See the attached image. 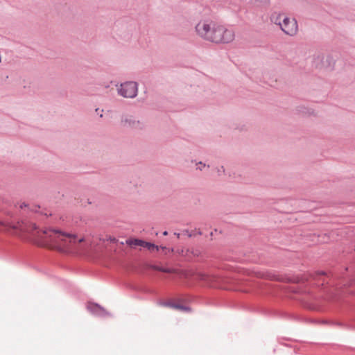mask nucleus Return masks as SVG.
<instances>
[{
  "instance_id": "ddd939ff",
  "label": "nucleus",
  "mask_w": 355,
  "mask_h": 355,
  "mask_svg": "<svg viewBox=\"0 0 355 355\" xmlns=\"http://www.w3.org/2000/svg\"><path fill=\"white\" fill-rule=\"evenodd\" d=\"M153 268L156 270H159V271H162V272H163V270H164L163 267H159V266H153Z\"/></svg>"
},
{
  "instance_id": "f8f14e48",
  "label": "nucleus",
  "mask_w": 355,
  "mask_h": 355,
  "mask_svg": "<svg viewBox=\"0 0 355 355\" xmlns=\"http://www.w3.org/2000/svg\"><path fill=\"white\" fill-rule=\"evenodd\" d=\"M174 252L180 254V255H184V249L182 248H178Z\"/></svg>"
},
{
  "instance_id": "9b49d317",
  "label": "nucleus",
  "mask_w": 355,
  "mask_h": 355,
  "mask_svg": "<svg viewBox=\"0 0 355 355\" xmlns=\"http://www.w3.org/2000/svg\"><path fill=\"white\" fill-rule=\"evenodd\" d=\"M161 248L164 251L165 254H167L168 253H170V252H175V250L173 248L169 249V248H167L166 247H162Z\"/></svg>"
},
{
  "instance_id": "9d476101",
  "label": "nucleus",
  "mask_w": 355,
  "mask_h": 355,
  "mask_svg": "<svg viewBox=\"0 0 355 355\" xmlns=\"http://www.w3.org/2000/svg\"><path fill=\"white\" fill-rule=\"evenodd\" d=\"M173 307L176 309H178V310H182V311H189V308L183 306H180V305H174V306H173Z\"/></svg>"
},
{
  "instance_id": "f3484780",
  "label": "nucleus",
  "mask_w": 355,
  "mask_h": 355,
  "mask_svg": "<svg viewBox=\"0 0 355 355\" xmlns=\"http://www.w3.org/2000/svg\"><path fill=\"white\" fill-rule=\"evenodd\" d=\"M163 234H164V236H166V235L168 234V232H167L166 231H165V232H164Z\"/></svg>"
},
{
  "instance_id": "2eb2a0df",
  "label": "nucleus",
  "mask_w": 355,
  "mask_h": 355,
  "mask_svg": "<svg viewBox=\"0 0 355 355\" xmlns=\"http://www.w3.org/2000/svg\"><path fill=\"white\" fill-rule=\"evenodd\" d=\"M256 1H260V2H263V3H268L269 1V0H255Z\"/></svg>"
},
{
  "instance_id": "a211bd4d",
  "label": "nucleus",
  "mask_w": 355,
  "mask_h": 355,
  "mask_svg": "<svg viewBox=\"0 0 355 355\" xmlns=\"http://www.w3.org/2000/svg\"><path fill=\"white\" fill-rule=\"evenodd\" d=\"M202 166H199V167H198V168H199L200 170H202Z\"/></svg>"
},
{
  "instance_id": "1a4fd4ad",
  "label": "nucleus",
  "mask_w": 355,
  "mask_h": 355,
  "mask_svg": "<svg viewBox=\"0 0 355 355\" xmlns=\"http://www.w3.org/2000/svg\"><path fill=\"white\" fill-rule=\"evenodd\" d=\"M144 248H146L150 251H158L159 249V246L148 242L145 243Z\"/></svg>"
},
{
  "instance_id": "7ed1b4c3",
  "label": "nucleus",
  "mask_w": 355,
  "mask_h": 355,
  "mask_svg": "<svg viewBox=\"0 0 355 355\" xmlns=\"http://www.w3.org/2000/svg\"><path fill=\"white\" fill-rule=\"evenodd\" d=\"M271 21L279 25L280 28L286 35L293 36L298 31L297 21L294 18L289 17L284 14L275 15L271 17Z\"/></svg>"
},
{
  "instance_id": "0eeeda50",
  "label": "nucleus",
  "mask_w": 355,
  "mask_h": 355,
  "mask_svg": "<svg viewBox=\"0 0 355 355\" xmlns=\"http://www.w3.org/2000/svg\"><path fill=\"white\" fill-rule=\"evenodd\" d=\"M17 206L21 209H26L28 210H30V211H35V212H37L38 210L40 208L39 206L31 205L30 204H28V203H27L26 202H18L17 203Z\"/></svg>"
},
{
  "instance_id": "6e6552de",
  "label": "nucleus",
  "mask_w": 355,
  "mask_h": 355,
  "mask_svg": "<svg viewBox=\"0 0 355 355\" xmlns=\"http://www.w3.org/2000/svg\"><path fill=\"white\" fill-rule=\"evenodd\" d=\"M146 241L140 240V239H130L126 241V243L129 245L134 246H141L144 248V244Z\"/></svg>"
},
{
  "instance_id": "4468645a",
  "label": "nucleus",
  "mask_w": 355,
  "mask_h": 355,
  "mask_svg": "<svg viewBox=\"0 0 355 355\" xmlns=\"http://www.w3.org/2000/svg\"><path fill=\"white\" fill-rule=\"evenodd\" d=\"M163 272H167V273H171V272H173V270L170 268H164Z\"/></svg>"
},
{
  "instance_id": "dca6fc26",
  "label": "nucleus",
  "mask_w": 355,
  "mask_h": 355,
  "mask_svg": "<svg viewBox=\"0 0 355 355\" xmlns=\"http://www.w3.org/2000/svg\"><path fill=\"white\" fill-rule=\"evenodd\" d=\"M198 165H200V166H203V167H204V166H205V164H203L202 162H199V163H198Z\"/></svg>"
},
{
  "instance_id": "20e7f679",
  "label": "nucleus",
  "mask_w": 355,
  "mask_h": 355,
  "mask_svg": "<svg viewBox=\"0 0 355 355\" xmlns=\"http://www.w3.org/2000/svg\"><path fill=\"white\" fill-rule=\"evenodd\" d=\"M119 94L125 98H133L137 94V84L135 82H127L121 85Z\"/></svg>"
},
{
  "instance_id": "423d86ee",
  "label": "nucleus",
  "mask_w": 355,
  "mask_h": 355,
  "mask_svg": "<svg viewBox=\"0 0 355 355\" xmlns=\"http://www.w3.org/2000/svg\"><path fill=\"white\" fill-rule=\"evenodd\" d=\"M121 125L123 127L137 128H140L141 123L136 120L132 116H124L121 119Z\"/></svg>"
},
{
  "instance_id": "f257e3e1",
  "label": "nucleus",
  "mask_w": 355,
  "mask_h": 355,
  "mask_svg": "<svg viewBox=\"0 0 355 355\" xmlns=\"http://www.w3.org/2000/svg\"><path fill=\"white\" fill-rule=\"evenodd\" d=\"M0 225L6 230L10 229L31 235L34 242L38 245L55 249L61 252H68L75 248L78 244L85 241L84 237L68 234L55 229H39L35 223L17 222L15 224L0 220Z\"/></svg>"
},
{
  "instance_id": "39448f33",
  "label": "nucleus",
  "mask_w": 355,
  "mask_h": 355,
  "mask_svg": "<svg viewBox=\"0 0 355 355\" xmlns=\"http://www.w3.org/2000/svg\"><path fill=\"white\" fill-rule=\"evenodd\" d=\"M196 279L203 282L205 284L209 286H214L215 282H216L218 278L214 275L211 274H206L202 272H198L196 275Z\"/></svg>"
},
{
  "instance_id": "f03ea898",
  "label": "nucleus",
  "mask_w": 355,
  "mask_h": 355,
  "mask_svg": "<svg viewBox=\"0 0 355 355\" xmlns=\"http://www.w3.org/2000/svg\"><path fill=\"white\" fill-rule=\"evenodd\" d=\"M196 31L202 38L216 44H229L235 39L233 29L206 21H200L196 26Z\"/></svg>"
}]
</instances>
